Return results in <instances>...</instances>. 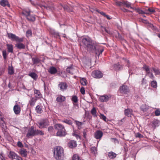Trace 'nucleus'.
<instances>
[{
  "label": "nucleus",
  "instance_id": "28",
  "mask_svg": "<svg viewBox=\"0 0 160 160\" xmlns=\"http://www.w3.org/2000/svg\"><path fill=\"white\" fill-rule=\"evenodd\" d=\"M27 19L30 22H33L35 21L36 18L34 16L30 15L28 16L27 18Z\"/></svg>",
  "mask_w": 160,
  "mask_h": 160
},
{
  "label": "nucleus",
  "instance_id": "41",
  "mask_svg": "<svg viewBox=\"0 0 160 160\" xmlns=\"http://www.w3.org/2000/svg\"><path fill=\"white\" fill-rule=\"evenodd\" d=\"M72 160H81L80 157L77 154H74L72 157Z\"/></svg>",
  "mask_w": 160,
  "mask_h": 160
},
{
  "label": "nucleus",
  "instance_id": "26",
  "mask_svg": "<svg viewBox=\"0 0 160 160\" xmlns=\"http://www.w3.org/2000/svg\"><path fill=\"white\" fill-rule=\"evenodd\" d=\"M32 59L33 64H38L41 61V60L37 57L35 58H33Z\"/></svg>",
  "mask_w": 160,
  "mask_h": 160
},
{
  "label": "nucleus",
  "instance_id": "12",
  "mask_svg": "<svg viewBox=\"0 0 160 160\" xmlns=\"http://www.w3.org/2000/svg\"><path fill=\"white\" fill-rule=\"evenodd\" d=\"M103 132L100 130L97 131L94 133V138L97 139H100L102 137Z\"/></svg>",
  "mask_w": 160,
  "mask_h": 160
},
{
  "label": "nucleus",
  "instance_id": "57",
  "mask_svg": "<svg viewBox=\"0 0 160 160\" xmlns=\"http://www.w3.org/2000/svg\"><path fill=\"white\" fill-rule=\"evenodd\" d=\"M135 9L140 14H143L144 13V12L139 9H136L135 8Z\"/></svg>",
  "mask_w": 160,
  "mask_h": 160
},
{
  "label": "nucleus",
  "instance_id": "16",
  "mask_svg": "<svg viewBox=\"0 0 160 160\" xmlns=\"http://www.w3.org/2000/svg\"><path fill=\"white\" fill-rule=\"evenodd\" d=\"M18 153L22 157L24 158L27 157L28 154V152L27 151V150L23 148L20 149Z\"/></svg>",
  "mask_w": 160,
  "mask_h": 160
},
{
  "label": "nucleus",
  "instance_id": "56",
  "mask_svg": "<svg viewBox=\"0 0 160 160\" xmlns=\"http://www.w3.org/2000/svg\"><path fill=\"white\" fill-rule=\"evenodd\" d=\"M148 75V76L149 77L152 79H153L155 78L154 75L152 73L150 72V73Z\"/></svg>",
  "mask_w": 160,
  "mask_h": 160
},
{
  "label": "nucleus",
  "instance_id": "45",
  "mask_svg": "<svg viewBox=\"0 0 160 160\" xmlns=\"http://www.w3.org/2000/svg\"><path fill=\"white\" fill-rule=\"evenodd\" d=\"M147 11L149 12L148 13L151 14V13L155 12V10L152 8H149L148 9Z\"/></svg>",
  "mask_w": 160,
  "mask_h": 160
},
{
  "label": "nucleus",
  "instance_id": "10",
  "mask_svg": "<svg viewBox=\"0 0 160 160\" xmlns=\"http://www.w3.org/2000/svg\"><path fill=\"white\" fill-rule=\"evenodd\" d=\"M111 97L110 95H102L100 97L99 101L102 102H106L109 101Z\"/></svg>",
  "mask_w": 160,
  "mask_h": 160
},
{
  "label": "nucleus",
  "instance_id": "13",
  "mask_svg": "<svg viewBox=\"0 0 160 160\" xmlns=\"http://www.w3.org/2000/svg\"><path fill=\"white\" fill-rule=\"evenodd\" d=\"M34 92L35 95V97H34L36 98L37 100H38L42 98V95L39 91L34 88Z\"/></svg>",
  "mask_w": 160,
  "mask_h": 160
},
{
  "label": "nucleus",
  "instance_id": "55",
  "mask_svg": "<svg viewBox=\"0 0 160 160\" xmlns=\"http://www.w3.org/2000/svg\"><path fill=\"white\" fill-rule=\"evenodd\" d=\"M147 83L146 80L145 78H143L141 82V85H143L146 84Z\"/></svg>",
  "mask_w": 160,
  "mask_h": 160
},
{
  "label": "nucleus",
  "instance_id": "51",
  "mask_svg": "<svg viewBox=\"0 0 160 160\" xmlns=\"http://www.w3.org/2000/svg\"><path fill=\"white\" fill-rule=\"evenodd\" d=\"M80 91L81 92V93L82 94H84L85 93V88L83 87H82L80 89Z\"/></svg>",
  "mask_w": 160,
  "mask_h": 160
},
{
  "label": "nucleus",
  "instance_id": "22",
  "mask_svg": "<svg viewBox=\"0 0 160 160\" xmlns=\"http://www.w3.org/2000/svg\"><path fill=\"white\" fill-rule=\"evenodd\" d=\"M65 97L61 95L57 97L56 99L57 101L59 102H63L65 101Z\"/></svg>",
  "mask_w": 160,
  "mask_h": 160
},
{
  "label": "nucleus",
  "instance_id": "64",
  "mask_svg": "<svg viewBox=\"0 0 160 160\" xmlns=\"http://www.w3.org/2000/svg\"><path fill=\"white\" fill-rule=\"evenodd\" d=\"M0 120L1 121V122H3L4 123H5V121L4 120V118H3V117H1V118H0Z\"/></svg>",
  "mask_w": 160,
  "mask_h": 160
},
{
  "label": "nucleus",
  "instance_id": "8",
  "mask_svg": "<svg viewBox=\"0 0 160 160\" xmlns=\"http://www.w3.org/2000/svg\"><path fill=\"white\" fill-rule=\"evenodd\" d=\"M92 75L94 78H99L102 77L103 74L99 71H94L92 72Z\"/></svg>",
  "mask_w": 160,
  "mask_h": 160
},
{
  "label": "nucleus",
  "instance_id": "25",
  "mask_svg": "<svg viewBox=\"0 0 160 160\" xmlns=\"http://www.w3.org/2000/svg\"><path fill=\"white\" fill-rule=\"evenodd\" d=\"M142 68L143 70H145L146 72V76L148 75L150 73V68L149 66L144 64V65H143V66L142 67Z\"/></svg>",
  "mask_w": 160,
  "mask_h": 160
},
{
  "label": "nucleus",
  "instance_id": "61",
  "mask_svg": "<svg viewBox=\"0 0 160 160\" xmlns=\"http://www.w3.org/2000/svg\"><path fill=\"white\" fill-rule=\"evenodd\" d=\"M118 37L120 40H124L123 38L119 34H118Z\"/></svg>",
  "mask_w": 160,
  "mask_h": 160
},
{
  "label": "nucleus",
  "instance_id": "46",
  "mask_svg": "<svg viewBox=\"0 0 160 160\" xmlns=\"http://www.w3.org/2000/svg\"><path fill=\"white\" fill-rule=\"evenodd\" d=\"M135 136L136 138H143V136L139 132L136 133Z\"/></svg>",
  "mask_w": 160,
  "mask_h": 160
},
{
  "label": "nucleus",
  "instance_id": "34",
  "mask_svg": "<svg viewBox=\"0 0 160 160\" xmlns=\"http://www.w3.org/2000/svg\"><path fill=\"white\" fill-rule=\"evenodd\" d=\"M30 12H31L29 10H24L22 12V13L27 18L30 14Z\"/></svg>",
  "mask_w": 160,
  "mask_h": 160
},
{
  "label": "nucleus",
  "instance_id": "35",
  "mask_svg": "<svg viewBox=\"0 0 160 160\" xmlns=\"http://www.w3.org/2000/svg\"><path fill=\"white\" fill-rule=\"evenodd\" d=\"M97 111L95 108H93L91 110V113L92 115L94 117H97V115L96 114Z\"/></svg>",
  "mask_w": 160,
  "mask_h": 160
},
{
  "label": "nucleus",
  "instance_id": "54",
  "mask_svg": "<svg viewBox=\"0 0 160 160\" xmlns=\"http://www.w3.org/2000/svg\"><path fill=\"white\" fill-rule=\"evenodd\" d=\"M116 4L118 6H121L123 4V1L121 2L118 1H117L116 2Z\"/></svg>",
  "mask_w": 160,
  "mask_h": 160
},
{
  "label": "nucleus",
  "instance_id": "60",
  "mask_svg": "<svg viewBox=\"0 0 160 160\" xmlns=\"http://www.w3.org/2000/svg\"><path fill=\"white\" fill-rule=\"evenodd\" d=\"M26 34L28 35H31L32 34V31L31 30H28L26 32Z\"/></svg>",
  "mask_w": 160,
  "mask_h": 160
},
{
  "label": "nucleus",
  "instance_id": "31",
  "mask_svg": "<svg viewBox=\"0 0 160 160\" xmlns=\"http://www.w3.org/2000/svg\"><path fill=\"white\" fill-rule=\"evenodd\" d=\"M74 121L78 129H80L82 128V122L75 120H74Z\"/></svg>",
  "mask_w": 160,
  "mask_h": 160
},
{
  "label": "nucleus",
  "instance_id": "58",
  "mask_svg": "<svg viewBox=\"0 0 160 160\" xmlns=\"http://www.w3.org/2000/svg\"><path fill=\"white\" fill-rule=\"evenodd\" d=\"M53 130V128L52 126H50L48 128V130L50 132H52Z\"/></svg>",
  "mask_w": 160,
  "mask_h": 160
},
{
  "label": "nucleus",
  "instance_id": "38",
  "mask_svg": "<svg viewBox=\"0 0 160 160\" xmlns=\"http://www.w3.org/2000/svg\"><path fill=\"white\" fill-rule=\"evenodd\" d=\"M71 99L73 103H77L78 101V97L76 95L72 96Z\"/></svg>",
  "mask_w": 160,
  "mask_h": 160
},
{
  "label": "nucleus",
  "instance_id": "1",
  "mask_svg": "<svg viewBox=\"0 0 160 160\" xmlns=\"http://www.w3.org/2000/svg\"><path fill=\"white\" fill-rule=\"evenodd\" d=\"M82 41V44L80 45L81 46H83L88 52H95L97 55L99 56L104 51V49L103 46L99 45L89 38H83Z\"/></svg>",
  "mask_w": 160,
  "mask_h": 160
},
{
  "label": "nucleus",
  "instance_id": "59",
  "mask_svg": "<svg viewBox=\"0 0 160 160\" xmlns=\"http://www.w3.org/2000/svg\"><path fill=\"white\" fill-rule=\"evenodd\" d=\"M97 11L98 12L100 13L104 17L106 15V14L103 12H100L99 10H97Z\"/></svg>",
  "mask_w": 160,
  "mask_h": 160
},
{
  "label": "nucleus",
  "instance_id": "14",
  "mask_svg": "<svg viewBox=\"0 0 160 160\" xmlns=\"http://www.w3.org/2000/svg\"><path fill=\"white\" fill-rule=\"evenodd\" d=\"M13 111L14 113L16 115L19 114L21 112V108L20 106L16 104L13 107Z\"/></svg>",
  "mask_w": 160,
  "mask_h": 160
},
{
  "label": "nucleus",
  "instance_id": "24",
  "mask_svg": "<svg viewBox=\"0 0 160 160\" xmlns=\"http://www.w3.org/2000/svg\"><path fill=\"white\" fill-rule=\"evenodd\" d=\"M28 75L35 80H36L38 78V75L35 72H30Z\"/></svg>",
  "mask_w": 160,
  "mask_h": 160
},
{
  "label": "nucleus",
  "instance_id": "40",
  "mask_svg": "<svg viewBox=\"0 0 160 160\" xmlns=\"http://www.w3.org/2000/svg\"><path fill=\"white\" fill-rule=\"evenodd\" d=\"M73 68V65H72L68 67L66 69V71L70 73H72V70Z\"/></svg>",
  "mask_w": 160,
  "mask_h": 160
},
{
  "label": "nucleus",
  "instance_id": "47",
  "mask_svg": "<svg viewBox=\"0 0 160 160\" xmlns=\"http://www.w3.org/2000/svg\"><path fill=\"white\" fill-rule=\"evenodd\" d=\"M155 114L156 116L160 115V109H158L155 111Z\"/></svg>",
  "mask_w": 160,
  "mask_h": 160
},
{
  "label": "nucleus",
  "instance_id": "15",
  "mask_svg": "<svg viewBox=\"0 0 160 160\" xmlns=\"http://www.w3.org/2000/svg\"><path fill=\"white\" fill-rule=\"evenodd\" d=\"M42 8H44L50 11L51 12H53L55 10V7L53 5H42L41 6Z\"/></svg>",
  "mask_w": 160,
  "mask_h": 160
},
{
  "label": "nucleus",
  "instance_id": "6",
  "mask_svg": "<svg viewBox=\"0 0 160 160\" xmlns=\"http://www.w3.org/2000/svg\"><path fill=\"white\" fill-rule=\"evenodd\" d=\"M37 125L40 129L46 128L49 125V122L47 119H42L37 122Z\"/></svg>",
  "mask_w": 160,
  "mask_h": 160
},
{
  "label": "nucleus",
  "instance_id": "44",
  "mask_svg": "<svg viewBox=\"0 0 160 160\" xmlns=\"http://www.w3.org/2000/svg\"><path fill=\"white\" fill-rule=\"evenodd\" d=\"M91 151L92 153L95 154L97 152V149L95 147H92L91 148Z\"/></svg>",
  "mask_w": 160,
  "mask_h": 160
},
{
  "label": "nucleus",
  "instance_id": "9",
  "mask_svg": "<svg viewBox=\"0 0 160 160\" xmlns=\"http://www.w3.org/2000/svg\"><path fill=\"white\" fill-rule=\"evenodd\" d=\"M68 85L67 83L64 82H60L58 84V87L60 90L62 92L64 91L68 88Z\"/></svg>",
  "mask_w": 160,
  "mask_h": 160
},
{
  "label": "nucleus",
  "instance_id": "4",
  "mask_svg": "<svg viewBox=\"0 0 160 160\" xmlns=\"http://www.w3.org/2000/svg\"><path fill=\"white\" fill-rule=\"evenodd\" d=\"M44 135V132L41 130L34 129L33 126H32L29 128L28 130L26 136L28 138L36 135Z\"/></svg>",
  "mask_w": 160,
  "mask_h": 160
},
{
  "label": "nucleus",
  "instance_id": "7",
  "mask_svg": "<svg viewBox=\"0 0 160 160\" xmlns=\"http://www.w3.org/2000/svg\"><path fill=\"white\" fill-rule=\"evenodd\" d=\"M8 157L12 159H16L17 160H23L22 158L15 152L12 151H10L8 155Z\"/></svg>",
  "mask_w": 160,
  "mask_h": 160
},
{
  "label": "nucleus",
  "instance_id": "29",
  "mask_svg": "<svg viewBox=\"0 0 160 160\" xmlns=\"http://www.w3.org/2000/svg\"><path fill=\"white\" fill-rule=\"evenodd\" d=\"M108 156L111 159H114L116 157L117 154L112 152H110L108 153Z\"/></svg>",
  "mask_w": 160,
  "mask_h": 160
},
{
  "label": "nucleus",
  "instance_id": "27",
  "mask_svg": "<svg viewBox=\"0 0 160 160\" xmlns=\"http://www.w3.org/2000/svg\"><path fill=\"white\" fill-rule=\"evenodd\" d=\"M57 71L56 68L54 67H50L49 70V72L51 74H54L57 72Z\"/></svg>",
  "mask_w": 160,
  "mask_h": 160
},
{
  "label": "nucleus",
  "instance_id": "33",
  "mask_svg": "<svg viewBox=\"0 0 160 160\" xmlns=\"http://www.w3.org/2000/svg\"><path fill=\"white\" fill-rule=\"evenodd\" d=\"M152 68L155 73V75L160 74V69L154 68Z\"/></svg>",
  "mask_w": 160,
  "mask_h": 160
},
{
  "label": "nucleus",
  "instance_id": "17",
  "mask_svg": "<svg viewBox=\"0 0 160 160\" xmlns=\"http://www.w3.org/2000/svg\"><path fill=\"white\" fill-rule=\"evenodd\" d=\"M49 32L51 34L53 35L55 38H60V36L59 33L56 32L54 30L50 29L49 31Z\"/></svg>",
  "mask_w": 160,
  "mask_h": 160
},
{
  "label": "nucleus",
  "instance_id": "32",
  "mask_svg": "<svg viewBox=\"0 0 160 160\" xmlns=\"http://www.w3.org/2000/svg\"><path fill=\"white\" fill-rule=\"evenodd\" d=\"M8 73L10 75H12L14 73V70L12 66H9L8 69Z\"/></svg>",
  "mask_w": 160,
  "mask_h": 160
},
{
  "label": "nucleus",
  "instance_id": "21",
  "mask_svg": "<svg viewBox=\"0 0 160 160\" xmlns=\"http://www.w3.org/2000/svg\"><path fill=\"white\" fill-rule=\"evenodd\" d=\"M132 109H125L124 111V113L125 115L128 117H131V115L132 114Z\"/></svg>",
  "mask_w": 160,
  "mask_h": 160
},
{
  "label": "nucleus",
  "instance_id": "5",
  "mask_svg": "<svg viewBox=\"0 0 160 160\" xmlns=\"http://www.w3.org/2000/svg\"><path fill=\"white\" fill-rule=\"evenodd\" d=\"M55 129L58 131L56 133L58 136L64 137L66 134V132L63 126L59 123L56 124L54 125Z\"/></svg>",
  "mask_w": 160,
  "mask_h": 160
},
{
  "label": "nucleus",
  "instance_id": "62",
  "mask_svg": "<svg viewBox=\"0 0 160 160\" xmlns=\"http://www.w3.org/2000/svg\"><path fill=\"white\" fill-rule=\"evenodd\" d=\"M76 137V138H77V139H81V137L77 134H75L74 135Z\"/></svg>",
  "mask_w": 160,
  "mask_h": 160
},
{
  "label": "nucleus",
  "instance_id": "52",
  "mask_svg": "<svg viewBox=\"0 0 160 160\" xmlns=\"http://www.w3.org/2000/svg\"><path fill=\"white\" fill-rule=\"evenodd\" d=\"M100 118L105 121H106V117L103 114H100Z\"/></svg>",
  "mask_w": 160,
  "mask_h": 160
},
{
  "label": "nucleus",
  "instance_id": "50",
  "mask_svg": "<svg viewBox=\"0 0 160 160\" xmlns=\"http://www.w3.org/2000/svg\"><path fill=\"white\" fill-rule=\"evenodd\" d=\"M73 108L75 109H78L79 108L78 104L77 103H73Z\"/></svg>",
  "mask_w": 160,
  "mask_h": 160
},
{
  "label": "nucleus",
  "instance_id": "43",
  "mask_svg": "<svg viewBox=\"0 0 160 160\" xmlns=\"http://www.w3.org/2000/svg\"><path fill=\"white\" fill-rule=\"evenodd\" d=\"M62 122H64L66 124H67L70 125H71L72 124V122L71 120H69L68 119H65L63 120L62 121Z\"/></svg>",
  "mask_w": 160,
  "mask_h": 160
},
{
  "label": "nucleus",
  "instance_id": "63",
  "mask_svg": "<svg viewBox=\"0 0 160 160\" xmlns=\"http://www.w3.org/2000/svg\"><path fill=\"white\" fill-rule=\"evenodd\" d=\"M5 122H2L0 121V124L2 127H4Z\"/></svg>",
  "mask_w": 160,
  "mask_h": 160
},
{
  "label": "nucleus",
  "instance_id": "3",
  "mask_svg": "<svg viewBox=\"0 0 160 160\" xmlns=\"http://www.w3.org/2000/svg\"><path fill=\"white\" fill-rule=\"evenodd\" d=\"M54 157L57 160H63L64 158V150L60 146H56L54 149Z\"/></svg>",
  "mask_w": 160,
  "mask_h": 160
},
{
  "label": "nucleus",
  "instance_id": "18",
  "mask_svg": "<svg viewBox=\"0 0 160 160\" xmlns=\"http://www.w3.org/2000/svg\"><path fill=\"white\" fill-rule=\"evenodd\" d=\"M37 100L36 98L32 97L29 101L28 104L32 107H33Z\"/></svg>",
  "mask_w": 160,
  "mask_h": 160
},
{
  "label": "nucleus",
  "instance_id": "49",
  "mask_svg": "<svg viewBox=\"0 0 160 160\" xmlns=\"http://www.w3.org/2000/svg\"><path fill=\"white\" fill-rule=\"evenodd\" d=\"M17 145L19 148H22L24 146L22 142L20 141H18L17 142Z\"/></svg>",
  "mask_w": 160,
  "mask_h": 160
},
{
  "label": "nucleus",
  "instance_id": "53",
  "mask_svg": "<svg viewBox=\"0 0 160 160\" xmlns=\"http://www.w3.org/2000/svg\"><path fill=\"white\" fill-rule=\"evenodd\" d=\"M87 130H84L83 132V137L85 139H86L87 138Z\"/></svg>",
  "mask_w": 160,
  "mask_h": 160
},
{
  "label": "nucleus",
  "instance_id": "39",
  "mask_svg": "<svg viewBox=\"0 0 160 160\" xmlns=\"http://www.w3.org/2000/svg\"><path fill=\"white\" fill-rule=\"evenodd\" d=\"M80 83L82 85L85 86L87 84V81L85 78H83L81 79Z\"/></svg>",
  "mask_w": 160,
  "mask_h": 160
},
{
  "label": "nucleus",
  "instance_id": "20",
  "mask_svg": "<svg viewBox=\"0 0 160 160\" xmlns=\"http://www.w3.org/2000/svg\"><path fill=\"white\" fill-rule=\"evenodd\" d=\"M0 5L3 7L7 6L10 7V5L7 0H1L0 2Z\"/></svg>",
  "mask_w": 160,
  "mask_h": 160
},
{
  "label": "nucleus",
  "instance_id": "19",
  "mask_svg": "<svg viewBox=\"0 0 160 160\" xmlns=\"http://www.w3.org/2000/svg\"><path fill=\"white\" fill-rule=\"evenodd\" d=\"M68 145L70 148H73L76 147V142L74 140H71L68 142Z\"/></svg>",
  "mask_w": 160,
  "mask_h": 160
},
{
  "label": "nucleus",
  "instance_id": "36",
  "mask_svg": "<svg viewBox=\"0 0 160 160\" xmlns=\"http://www.w3.org/2000/svg\"><path fill=\"white\" fill-rule=\"evenodd\" d=\"M123 4L125 5L126 7L127 8H130L131 9H134L133 8H132V7H131V3L127 1H123Z\"/></svg>",
  "mask_w": 160,
  "mask_h": 160
},
{
  "label": "nucleus",
  "instance_id": "23",
  "mask_svg": "<svg viewBox=\"0 0 160 160\" xmlns=\"http://www.w3.org/2000/svg\"><path fill=\"white\" fill-rule=\"evenodd\" d=\"M8 52L9 53H13V46L12 44H6Z\"/></svg>",
  "mask_w": 160,
  "mask_h": 160
},
{
  "label": "nucleus",
  "instance_id": "48",
  "mask_svg": "<svg viewBox=\"0 0 160 160\" xmlns=\"http://www.w3.org/2000/svg\"><path fill=\"white\" fill-rule=\"evenodd\" d=\"M101 27L102 28L103 30H104L108 34H110V31L108 29H107L105 27H103L102 26H101Z\"/></svg>",
  "mask_w": 160,
  "mask_h": 160
},
{
  "label": "nucleus",
  "instance_id": "37",
  "mask_svg": "<svg viewBox=\"0 0 160 160\" xmlns=\"http://www.w3.org/2000/svg\"><path fill=\"white\" fill-rule=\"evenodd\" d=\"M151 87L154 88H156L157 87V83L156 81L155 80L152 81L151 82Z\"/></svg>",
  "mask_w": 160,
  "mask_h": 160
},
{
  "label": "nucleus",
  "instance_id": "30",
  "mask_svg": "<svg viewBox=\"0 0 160 160\" xmlns=\"http://www.w3.org/2000/svg\"><path fill=\"white\" fill-rule=\"evenodd\" d=\"M35 110L36 112L37 113H41L42 112L43 110L42 108V106L39 105H38L36 107Z\"/></svg>",
  "mask_w": 160,
  "mask_h": 160
},
{
  "label": "nucleus",
  "instance_id": "42",
  "mask_svg": "<svg viewBox=\"0 0 160 160\" xmlns=\"http://www.w3.org/2000/svg\"><path fill=\"white\" fill-rule=\"evenodd\" d=\"M2 55L4 60H6L7 57V54L6 50H4L2 51Z\"/></svg>",
  "mask_w": 160,
  "mask_h": 160
},
{
  "label": "nucleus",
  "instance_id": "2",
  "mask_svg": "<svg viewBox=\"0 0 160 160\" xmlns=\"http://www.w3.org/2000/svg\"><path fill=\"white\" fill-rule=\"evenodd\" d=\"M8 38L13 41H15L17 43L15 44V47L19 49H25V46L23 43H21L23 41V38H19L16 36L15 34L11 33H8Z\"/></svg>",
  "mask_w": 160,
  "mask_h": 160
},
{
  "label": "nucleus",
  "instance_id": "11",
  "mask_svg": "<svg viewBox=\"0 0 160 160\" xmlns=\"http://www.w3.org/2000/svg\"><path fill=\"white\" fill-rule=\"evenodd\" d=\"M119 90L121 92L124 93H127L129 92V88L127 85H123L120 87Z\"/></svg>",
  "mask_w": 160,
  "mask_h": 160
}]
</instances>
